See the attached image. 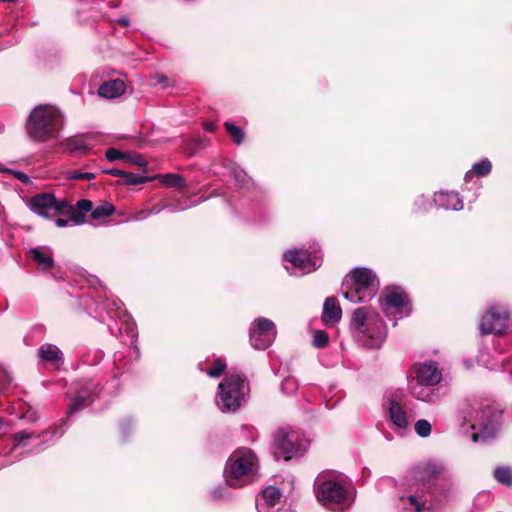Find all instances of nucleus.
<instances>
[{
	"instance_id": "f257e3e1",
	"label": "nucleus",
	"mask_w": 512,
	"mask_h": 512,
	"mask_svg": "<svg viewBox=\"0 0 512 512\" xmlns=\"http://www.w3.org/2000/svg\"><path fill=\"white\" fill-rule=\"evenodd\" d=\"M444 472L441 462L420 463L410 471V482L399 496V507L404 512H431L434 510L433 485Z\"/></svg>"
},
{
	"instance_id": "f03ea898",
	"label": "nucleus",
	"mask_w": 512,
	"mask_h": 512,
	"mask_svg": "<svg viewBox=\"0 0 512 512\" xmlns=\"http://www.w3.org/2000/svg\"><path fill=\"white\" fill-rule=\"evenodd\" d=\"M92 209V201L81 199L75 205L66 201H57L51 193H38L34 195V214L43 218L52 219L64 214L68 218H57V227H66L69 224L81 225L85 222V214Z\"/></svg>"
},
{
	"instance_id": "7ed1b4c3",
	"label": "nucleus",
	"mask_w": 512,
	"mask_h": 512,
	"mask_svg": "<svg viewBox=\"0 0 512 512\" xmlns=\"http://www.w3.org/2000/svg\"><path fill=\"white\" fill-rule=\"evenodd\" d=\"M225 483L232 488H241L259 478V460L248 448L236 449L227 459L224 469Z\"/></svg>"
},
{
	"instance_id": "20e7f679",
	"label": "nucleus",
	"mask_w": 512,
	"mask_h": 512,
	"mask_svg": "<svg viewBox=\"0 0 512 512\" xmlns=\"http://www.w3.org/2000/svg\"><path fill=\"white\" fill-rule=\"evenodd\" d=\"M318 502L332 511H343L350 506L352 494L348 484L339 476L320 473L314 482Z\"/></svg>"
},
{
	"instance_id": "39448f33",
	"label": "nucleus",
	"mask_w": 512,
	"mask_h": 512,
	"mask_svg": "<svg viewBox=\"0 0 512 512\" xmlns=\"http://www.w3.org/2000/svg\"><path fill=\"white\" fill-rule=\"evenodd\" d=\"M350 327L357 339L368 348H379L387 335L384 321L368 307H360L353 312Z\"/></svg>"
},
{
	"instance_id": "423d86ee",
	"label": "nucleus",
	"mask_w": 512,
	"mask_h": 512,
	"mask_svg": "<svg viewBox=\"0 0 512 512\" xmlns=\"http://www.w3.org/2000/svg\"><path fill=\"white\" fill-rule=\"evenodd\" d=\"M63 126L64 118L57 107L49 104L34 107V143H43L46 151L58 145Z\"/></svg>"
},
{
	"instance_id": "0eeeda50",
	"label": "nucleus",
	"mask_w": 512,
	"mask_h": 512,
	"mask_svg": "<svg viewBox=\"0 0 512 512\" xmlns=\"http://www.w3.org/2000/svg\"><path fill=\"white\" fill-rule=\"evenodd\" d=\"M343 296L352 303L371 300L378 292L377 275L368 268H355L346 278Z\"/></svg>"
},
{
	"instance_id": "6e6552de",
	"label": "nucleus",
	"mask_w": 512,
	"mask_h": 512,
	"mask_svg": "<svg viewBox=\"0 0 512 512\" xmlns=\"http://www.w3.org/2000/svg\"><path fill=\"white\" fill-rule=\"evenodd\" d=\"M218 389L216 398L218 408L224 413L235 412L245 401L249 385L242 375L230 374L219 384Z\"/></svg>"
},
{
	"instance_id": "1a4fd4ad",
	"label": "nucleus",
	"mask_w": 512,
	"mask_h": 512,
	"mask_svg": "<svg viewBox=\"0 0 512 512\" xmlns=\"http://www.w3.org/2000/svg\"><path fill=\"white\" fill-rule=\"evenodd\" d=\"M465 420L473 431L471 438L474 442H487L496 436L499 413L494 408H472Z\"/></svg>"
},
{
	"instance_id": "9d476101",
	"label": "nucleus",
	"mask_w": 512,
	"mask_h": 512,
	"mask_svg": "<svg viewBox=\"0 0 512 512\" xmlns=\"http://www.w3.org/2000/svg\"><path fill=\"white\" fill-rule=\"evenodd\" d=\"M308 445V439L300 430L291 427L281 428L274 436V455L284 460L297 458L306 452Z\"/></svg>"
},
{
	"instance_id": "9b49d317",
	"label": "nucleus",
	"mask_w": 512,
	"mask_h": 512,
	"mask_svg": "<svg viewBox=\"0 0 512 512\" xmlns=\"http://www.w3.org/2000/svg\"><path fill=\"white\" fill-rule=\"evenodd\" d=\"M379 304L387 317L394 316L396 320L409 316L412 311L408 295L396 286H389L383 291Z\"/></svg>"
},
{
	"instance_id": "f8f14e48",
	"label": "nucleus",
	"mask_w": 512,
	"mask_h": 512,
	"mask_svg": "<svg viewBox=\"0 0 512 512\" xmlns=\"http://www.w3.org/2000/svg\"><path fill=\"white\" fill-rule=\"evenodd\" d=\"M283 260L291 264V268L298 269L303 274L311 273L322 265V255L318 246L311 250L293 249L283 254Z\"/></svg>"
},
{
	"instance_id": "ddd939ff",
	"label": "nucleus",
	"mask_w": 512,
	"mask_h": 512,
	"mask_svg": "<svg viewBox=\"0 0 512 512\" xmlns=\"http://www.w3.org/2000/svg\"><path fill=\"white\" fill-rule=\"evenodd\" d=\"M276 335V325L268 318L259 317L251 323L249 340L255 349H267L275 341Z\"/></svg>"
},
{
	"instance_id": "4468645a",
	"label": "nucleus",
	"mask_w": 512,
	"mask_h": 512,
	"mask_svg": "<svg viewBox=\"0 0 512 512\" xmlns=\"http://www.w3.org/2000/svg\"><path fill=\"white\" fill-rule=\"evenodd\" d=\"M510 313L503 305H492L482 317L480 332L483 335L502 334L508 328Z\"/></svg>"
},
{
	"instance_id": "2eb2a0df",
	"label": "nucleus",
	"mask_w": 512,
	"mask_h": 512,
	"mask_svg": "<svg viewBox=\"0 0 512 512\" xmlns=\"http://www.w3.org/2000/svg\"><path fill=\"white\" fill-rule=\"evenodd\" d=\"M101 388L94 380H86L77 384L76 393L70 397L67 414L70 416L89 406L99 395Z\"/></svg>"
},
{
	"instance_id": "dca6fc26",
	"label": "nucleus",
	"mask_w": 512,
	"mask_h": 512,
	"mask_svg": "<svg viewBox=\"0 0 512 512\" xmlns=\"http://www.w3.org/2000/svg\"><path fill=\"white\" fill-rule=\"evenodd\" d=\"M385 410L390 426L395 432L403 435L410 430L411 416L401 403L395 399H388Z\"/></svg>"
},
{
	"instance_id": "f3484780",
	"label": "nucleus",
	"mask_w": 512,
	"mask_h": 512,
	"mask_svg": "<svg viewBox=\"0 0 512 512\" xmlns=\"http://www.w3.org/2000/svg\"><path fill=\"white\" fill-rule=\"evenodd\" d=\"M34 265L55 280L63 279L60 267L55 264L53 250L49 246L34 247Z\"/></svg>"
},
{
	"instance_id": "a211bd4d",
	"label": "nucleus",
	"mask_w": 512,
	"mask_h": 512,
	"mask_svg": "<svg viewBox=\"0 0 512 512\" xmlns=\"http://www.w3.org/2000/svg\"><path fill=\"white\" fill-rule=\"evenodd\" d=\"M415 380L419 384L438 385L442 380V370L434 360H425L414 365Z\"/></svg>"
},
{
	"instance_id": "6ab92c4d",
	"label": "nucleus",
	"mask_w": 512,
	"mask_h": 512,
	"mask_svg": "<svg viewBox=\"0 0 512 512\" xmlns=\"http://www.w3.org/2000/svg\"><path fill=\"white\" fill-rule=\"evenodd\" d=\"M37 356L39 364L52 370H58L64 364V355L54 344H42L38 349Z\"/></svg>"
},
{
	"instance_id": "aec40b11",
	"label": "nucleus",
	"mask_w": 512,
	"mask_h": 512,
	"mask_svg": "<svg viewBox=\"0 0 512 512\" xmlns=\"http://www.w3.org/2000/svg\"><path fill=\"white\" fill-rule=\"evenodd\" d=\"M281 491L275 486H268L262 490L256 498L258 512H274V508L280 503Z\"/></svg>"
},
{
	"instance_id": "412c9836",
	"label": "nucleus",
	"mask_w": 512,
	"mask_h": 512,
	"mask_svg": "<svg viewBox=\"0 0 512 512\" xmlns=\"http://www.w3.org/2000/svg\"><path fill=\"white\" fill-rule=\"evenodd\" d=\"M90 140L91 136L89 135H74L62 141L58 140V145L64 147L68 153L87 154L92 148Z\"/></svg>"
},
{
	"instance_id": "4be33fe9",
	"label": "nucleus",
	"mask_w": 512,
	"mask_h": 512,
	"mask_svg": "<svg viewBox=\"0 0 512 512\" xmlns=\"http://www.w3.org/2000/svg\"><path fill=\"white\" fill-rule=\"evenodd\" d=\"M434 206L445 210L459 211L463 209V200L459 193L451 191H440L434 194Z\"/></svg>"
},
{
	"instance_id": "5701e85b",
	"label": "nucleus",
	"mask_w": 512,
	"mask_h": 512,
	"mask_svg": "<svg viewBox=\"0 0 512 512\" xmlns=\"http://www.w3.org/2000/svg\"><path fill=\"white\" fill-rule=\"evenodd\" d=\"M436 385L419 384L416 382L411 387V394L417 400L434 403L441 398L439 388H435Z\"/></svg>"
},
{
	"instance_id": "b1692460",
	"label": "nucleus",
	"mask_w": 512,
	"mask_h": 512,
	"mask_svg": "<svg viewBox=\"0 0 512 512\" xmlns=\"http://www.w3.org/2000/svg\"><path fill=\"white\" fill-rule=\"evenodd\" d=\"M454 492V484L449 478H442L432 487L434 509Z\"/></svg>"
},
{
	"instance_id": "393cba45",
	"label": "nucleus",
	"mask_w": 512,
	"mask_h": 512,
	"mask_svg": "<svg viewBox=\"0 0 512 512\" xmlns=\"http://www.w3.org/2000/svg\"><path fill=\"white\" fill-rule=\"evenodd\" d=\"M342 317V310L338 304L337 298L328 297L323 304L322 320L325 323H336Z\"/></svg>"
},
{
	"instance_id": "a878e982",
	"label": "nucleus",
	"mask_w": 512,
	"mask_h": 512,
	"mask_svg": "<svg viewBox=\"0 0 512 512\" xmlns=\"http://www.w3.org/2000/svg\"><path fill=\"white\" fill-rule=\"evenodd\" d=\"M125 92V83L120 79L110 80L103 83L99 89V96L107 99L119 97Z\"/></svg>"
},
{
	"instance_id": "bb28decb",
	"label": "nucleus",
	"mask_w": 512,
	"mask_h": 512,
	"mask_svg": "<svg viewBox=\"0 0 512 512\" xmlns=\"http://www.w3.org/2000/svg\"><path fill=\"white\" fill-rule=\"evenodd\" d=\"M123 317L125 318L122 320L124 324L119 328L120 333L125 330L127 335L130 337V344L132 346L133 353L136 355V357L139 356V349L135 345L137 340V331L134 322L126 315L125 312H123Z\"/></svg>"
},
{
	"instance_id": "cd10ccee",
	"label": "nucleus",
	"mask_w": 512,
	"mask_h": 512,
	"mask_svg": "<svg viewBox=\"0 0 512 512\" xmlns=\"http://www.w3.org/2000/svg\"><path fill=\"white\" fill-rule=\"evenodd\" d=\"M153 178H157L166 187H175L184 189L187 187L186 180L179 174H158Z\"/></svg>"
},
{
	"instance_id": "c85d7f7f",
	"label": "nucleus",
	"mask_w": 512,
	"mask_h": 512,
	"mask_svg": "<svg viewBox=\"0 0 512 512\" xmlns=\"http://www.w3.org/2000/svg\"><path fill=\"white\" fill-rule=\"evenodd\" d=\"M491 169V162L489 159L484 158L472 166L471 171L466 173L465 179L470 178L473 173L480 177L487 176L491 172Z\"/></svg>"
},
{
	"instance_id": "c756f323",
	"label": "nucleus",
	"mask_w": 512,
	"mask_h": 512,
	"mask_svg": "<svg viewBox=\"0 0 512 512\" xmlns=\"http://www.w3.org/2000/svg\"><path fill=\"white\" fill-rule=\"evenodd\" d=\"M89 212H91V216L94 219L99 220L104 217H108V216L112 215L115 212V207L111 203H109L107 201H103L97 207H95V208L92 207V209Z\"/></svg>"
},
{
	"instance_id": "7c9ffc66",
	"label": "nucleus",
	"mask_w": 512,
	"mask_h": 512,
	"mask_svg": "<svg viewBox=\"0 0 512 512\" xmlns=\"http://www.w3.org/2000/svg\"><path fill=\"white\" fill-rule=\"evenodd\" d=\"M495 479L508 487L512 486V470L507 467H498L494 470Z\"/></svg>"
},
{
	"instance_id": "2f4dec72",
	"label": "nucleus",
	"mask_w": 512,
	"mask_h": 512,
	"mask_svg": "<svg viewBox=\"0 0 512 512\" xmlns=\"http://www.w3.org/2000/svg\"><path fill=\"white\" fill-rule=\"evenodd\" d=\"M224 126L236 145H240L244 139V132L241 127L227 121Z\"/></svg>"
},
{
	"instance_id": "473e14b6",
	"label": "nucleus",
	"mask_w": 512,
	"mask_h": 512,
	"mask_svg": "<svg viewBox=\"0 0 512 512\" xmlns=\"http://www.w3.org/2000/svg\"><path fill=\"white\" fill-rule=\"evenodd\" d=\"M231 173L233 175L235 182L237 183V185L239 187H246L249 184V182L251 181V179L249 178L247 173L238 166H233L231 168Z\"/></svg>"
},
{
	"instance_id": "72a5a7b5",
	"label": "nucleus",
	"mask_w": 512,
	"mask_h": 512,
	"mask_svg": "<svg viewBox=\"0 0 512 512\" xmlns=\"http://www.w3.org/2000/svg\"><path fill=\"white\" fill-rule=\"evenodd\" d=\"M432 206H434L433 199L431 200L429 197L425 195H420L416 198L414 202V211L415 212H423L429 210Z\"/></svg>"
},
{
	"instance_id": "f704fd0d",
	"label": "nucleus",
	"mask_w": 512,
	"mask_h": 512,
	"mask_svg": "<svg viewBox=\"0 0 512 512\" xmlns=\"http://www.w3.org/2000/svg\"><path fill=\"white\" fill-rule=\"evenodd\" d=\"M122 178L124 180V183L127 185L143 184L152 179V177L141 176V175H137L132 172H126V171H125L124 177H122Z\"/></svg>"
},
{
	"instance_id": "c9c22d12",
	"label": "nucleus",
	"mask_w": 512,
	"mask_h": 512,
	"mask_svg": "<svg viewBox=\"0 0 512 512\" xmlns=\"http://www.w3.org/2000/svg\"><path fill=\"white\" fill-rule=\"evenodd\" d=\"M416 434L422 438L428 437L431 434L432 427L429 421L420 419L414 425Z\"/></svg>"
},
{
	"instance_id": "e433bc0d",
	"label": "nucleus",
	"mask_w": 512,
	"mask_h": 512,
	"mask_svg": "<svg viewBox=\"0 0 512 512\" xmlns=\"http://www.w3.org/2000/svg\"><path fill=\"white\" fill-rule=\"evenodd\" d=\"M226 368V361L222 358L215 359V367L205 370L206 374L211 378H218Z\"/></svg>"
},
{
	"instance_id": "4c0bfd02",
	"label": "nucleus",
	"mask_w": 512,
	"mask_h": 512,
	"mask_svg": "<svg viewBox=\"0 0 512 512\" xmlns=\"http://www.w3.org/2000/svg\"><path fill=\"white\" fill-rule=\"evenodd\" d=\"M329 341L328 334L323 330H316L313 334V345L317 348H324Z\"/></svg>"
},
{
	"instance_id": "58836bf2",
	"label": "nucleus",
	"mask_w": 512,
	"mask_h": 512,
	"mask_svg": "<svg viewBox=\"0 0 512 512\" xmlns=\"http://www.w3.org/2000/svg\"><path fill=\"white\" fill-rule=\"evenodd\" d=\"M124 160H126V161H128V162H130V163H132L134 165L143 167V168H145L147 166L146 160L139 153L125 154ZM144 171H146V169H144Z\"/></svg>"
},
{
	"instance_id": "ea45409f",
	"label": "nucleus",
	"mask_w": 512,
	"mask_h": 512,
	"mask_svg": "<svg viewBox=\"0 0 512 512\" xmlns=\"http://www.w3.org/2000/svg\"><path fill=\"white\" fill-rule=\"evenodd\" d=\"M96 177L94 173L91 172H71L69 174V179L73 180H92Z\"/></svg>"
},
{
	"instance_id": "a19ab883",
	"label": "nucleus",
	"mask_w": 512,
	"mask_h": 512,
	"mask_svg": "<svg viewBox=\"0 0 512 512\" xmlns=\"http://www.w3.org/2000/svg\"><path fill=\"white\" fill-rule=\"evenodd\" d=\"M105 156L107 158V160L109 161H116V160H120V159H123L125 158V154L122 153L121 151H119L118 149L116 148H109L106 153H105Z\"/></svg>"
},
{
	"instance_id": "79ce46f5",
	"label": "nucleus",
	"mask_w": 512,
	"mask_h": 512,
	"mask_svg": "<svg viewBox=\"0 0 512 512\" xmlns=\"http://www.w3.org/2000/svg\"><path fill=\"white\" fill-rule=\"evenodd\" d=\"M122 302L121 300H113L111 303H108L107 304V309H108V313H112V312H115V315L114 316H121V313H122Z\"/></svg>"
},
{
	"instance_id": "37998d69",
	"label": "nucleus",
	"mask_w": 512,
	"mask_h": 512,
	"mask_svg": "<svg viewBox=\"0 0 512 512\" xmlns=\"http://www.w3.org/2000/svg\"><path fill=\"white\" fill-rule=\"evenodd\" d=\"M281 389L284 393H292L296 389L295 380L293 378H286L281 384Z\"/></svg>"
},
{
	"instance_id": "c03bdc74",
	"label": "nucleus",
	"mask_w": 512,
	"mask_h": 512,
	"mask_svg": "<svg viewBox=\"0 0 512 512\" xmlns=\"http://www.w3.org/2000/svg\"><path fill=\"white\" fill-rule=\"evenodd\" d=\"M211 495L214 499H226L230 496L227 489L222 486L213 489Z\"/></svg>"
},
{
	"instance_id": "a18cd8bd",
	"label": "nucleus",
	"mask_w": 512,
	"mask_h": 512,
	"mask_svg": "<svg viewBox=\"0 0 512 512\" xmlns=\"http://www.w3.org/2000/svg\"><path fill=\"white\" fill-rule=\"evenodd\" d=\"M30 434L26 431H21L15 434L14 441L16 447L24 445V442L30 439Z\"/></svg>"
},
{
	"instance_id": "49530a36",
	"label": "nucleus",
	"mask_w": 512,
	"mask_h": 512,
	"mask_svg": "<svg viewBox=\"0 0 512 512\" xmlns=\"http://www.w3.org/2000/svg\"><path fill=\"white\" fill-rule=\"evenodd\" d=\"M165 208H168L170 209L171 212H176L177 211V208L174 206V205H168V206H164V207H161V206H153L149 211H148V214L149 215H154V214H158L160 213L163 209Z\"/></svg>"
},
{
	"instance_id": "de8ad7c7",
	"label": "nucleus",
	"mask_w": 512,
	"mask_h": 512,
	"mask_svg": "<svg viewBox=\"0 0 512 512\" xmlns=\"http://www.w3.org/2000/svg\"><path fill=\"white\" fill-rule=\"evenodd\" d=\"M63 430L62 429H58V428H53L51 431H48V432H45L43 434V438L45 439V441L47 440V436L50 435V439L54 438V437H60L62 434H63Z\"/></svg>"
},
{
	"instance_id": "09e8293b",
	"label": "nucleus",
	"mask_w": 512,
	"mask_h": 512,
	"mask_svg": "<svg viewBox=\"0 0 512 512\" xmlns=\"http://www.w3.org/2000/svg\"><path fill=\"white\" fill-rule=\"evenodd\" d=\"M9 431V426L7 422L0 417V436L6 434Z\"/></svg>"
},
{
	"instance_id": "8fccbe9b",
	"label": "nucleus",
	"mask_w": 512,
	"mask_h": 512,
	"mask_svg": "<svg viewBox=\"0 0 512 512\" xmlns=\"http://www.w3.org/2000/svg\"><path fill=\"white\" fill-rule=\"evenodd\" d=\"M105 173L110 174L112 176H117V177L122 178V177H124L125 171L114 168V169L106 170Z\"/></svg>"
},
{
	"instance_id": "3c124183",
	"label": "nucleus",
	"mask_w": 512,
	"mask_h": 512,
	"mask_svg": "<svg viewBox=\"0 0 512 512\" xmlns=\"http://www.w3.org/2000/svg\"><path fill=\"white\" fill-rule=\"evenodd\" d=\"M31 122H32V111H30V113L28 114L27 116V126H26V130H27V133L29 136L32 135V128H31Z\"/></svg>"
},
{
	"instance_id": "603ef678",
	"label": "nucleus",
	"mask_w": 512,
	"mask_h": 512,
	"mask_svg": "<svg viewBox=\"0 0 512 512\" xmlns=\"http://www.w3.org/2000/svg\"><path fill=\"white\" fill-rule=\"evenodd\" d=\"M15 175L22 182L27 183L29 181V176H27L26 174H24L22 172H16Z\"/></svg>"
},
{
	"instance_id": "864d4df0",
	"label": "nucleus",
	"mask_w": 512,
	"mask_h": 512,
	"mask_svg": "<svg viewBox=\"0 0 512 512\" xmlns=\"http://www.w3.org/2000/svg\"><path fill=\"white\" fill-rule=\"evenodd\" d=\"M148 212H145V211H140L139 213H137V215L135 216V219L136 220H144L147 218L148 216Z\"/></svg>"
},
{
	"instance_id": "5fc2aeb1",
	"label": "nucleus",
	"mask_w": 512,
	"mask_h": 512,
	"mask_svg": "<svg viewBox=\"0 0 512 512\" xmlns=\"http://www.w3.org/2000/svg\"><path fill=\"white\" fill-rule=\"evenodd\" d=\"M118 23L121 26L126 27L129 24V20L127 18H120V19H118Z\"/></svg>"
},
{
	"instance_id": "6e6d98bb",
	"label": "nucleus",
	"mask_w": 512,
	"mask_h": 512,
	"mask_svg": "<svg viewBox=\"0 0 512 512\" xmlns=\"http://www.w3.org/2000/svg\"><path fill=\"white\" fill-rule=\"evenodd\" d=\"M23 342L25 343V345L29 346L30 345V337L27 335L23 338Z\"/></svg>"
},
{
	"instance_id": "4d7b16f0",
	"label": "nucleus",
	"mask_w": 512,
	"mask_h": 512,
	"mask_svg": "<svg viewBox=\"0 0 512 512\" xmlns=\"http://www.w3.org/2000/svg\"><path fill=\"white\" fill-rule=\"evenodd\" d=\"M26 205L32 210V199L26 201Z\"/></svg>"
},
{
	"instance_id": "13d9d810",
	"label": "nucleus",
	"mask_w": 512,
	"mask_h": 512,
	"mask_svg": "<svg viewBox=\"0 0 512 512\" xmlns=\"http://www.w3.org/2000/svg\"><path fill=\"white\" fill-rule=\"evenodd\" d=\"M205 129L207 131H213V125L212 124H208Z\"/></svg>"
},
{
	"instance_id": "bf43d9fd",
	"label": "nucleus",
	"mask_w": 512,
	"mask_h": 512,
	"mask_svg": "<svg viewBox=\"0 0 512 512\" xmlns=\"http://www.w3.org/2000/svg\"><path fill=\"white\" fill-rule=\"evenodd\" d=\"M160 83L164 82V78L161 77L159 80H158Z\"/></svg>"
},
{
	"instance_id": "052dcab7",
	"label": "nucleus",
	"mask_w": 512,
	"mask_h": 512,
	"mask_svg": "<svg viewBox=\"0 0 512 512\" xmlns=\"http://www.w3.org/2000/svg\"><path fill=\"white\" fill-rule=\"evenodd\" d=\"M280 512H294V511H292V510H282Z\"/></svg>"
}]
</instances>
